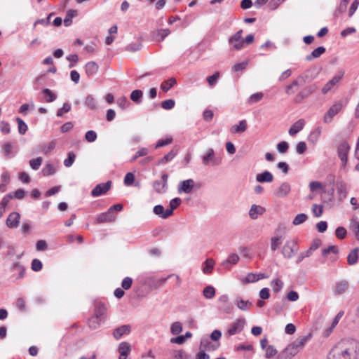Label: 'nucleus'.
Returning <instances> with one entry per match:
<instances>
[{
  "instance_id": "1",
  "label": "nucleus",
  "mask_w": 359,
  "mask_h": 359,
  "mask_svg": "<svg viewBox=\"0 0 359 359\" xmlns=\"http://www.w3.org/2000/svg\"><path fill=\"white\" fill-rule=\"evenodd\" d=\"M358 353L359 343L357 340L343 339L331 349L327 359H356Z\"/></svg>"
},
{
  "instance_id": "2",
  "label": "nucleus",
  "mask_w": 359,
  "mask_h": 359,
  "mask_svg": "<svg viewBox=\"0 0 359 359\" xmlns=\"http://www.w3.org/2000/svg\"><path fill=\"white\" fill-rule=\"evenodd\" d=\"M311 333H308L306 335L299 336L295 340L292 341L281 352V358L283 359H290L299 352H300L306 344L311 339Z\"/></svg>"
},
{
  "instance_id": "3",
  "label": "nucleus",
  "mask_w": 359,
  "mask_h": 359,
  "mask_svg": "<svg viewBox=\"0 0 359 359\" xmlns=\"http://www.w3.org/2000/svg\"><path fill=\"white\" fill-rule=\"evenodd\" d=\"M316 70L315 67H310L297 76L290 85L285 88V93L288 95L294 94L304 83L311 81L316 78V75H310V73Z\"/></svg>"
},
{
  "instance_id": "4",
  "label": "nucleus",
  "mask_w": 359,
  "mask_h": 359,
  "mask_svg": "<svg viewBox=\"0 0 359 359\" xmlns=\"http://www.w3.org/2000/svg\"><path fill=\"white\" fill-rule=\"evenodd\" d=\"M204 166H218L222 163V158L215 156L213 149L208 148L205 153L201 156Z\"/></svg>"
},
{
  "instance_id": "5",
  "label": "nucleus",
  "mask_w": 359,
  "mask_h": 359,
  "mask_svg": "<svg viewBox=\"0 0 359 359\" xmlns=\"http://www.w3.org/2000/svg\"><path fill=\"white\" fill-rule=\"evenodd\" d=\"M317 88L318 86L316 83L304 87L295 95L293 102L296 104L302 103L305 99L311 95Z\"/></svg>"
},
{
  "instance_id": "6",
  "label": "nucleus",
  "mask_w": 359,
  "mask_h": 359,
  "mask_svg": "<svg viewBox=\"0 0 359 359\" xmlns=\"http://www.w3.org/2000/svg\"><path fill=\"white\" fill-rule=\"evenodd\" d=\"M344 107L341 101L334 102L325 114L323 116V121L325 123H330L332 121L333 118L340 112Z\"/></svg>"
},
{
  "instance_id": "7",
  "label": "nucleus",
  "mask_w": 359,
  "mask_h": 359,
  "mask_svg": "<svg viewBox=\"0 0 359 359\" xmlns=\"http://www.w3.org/2000/svg\"><path fill=\"white\" fill-rule=\"evenodd\" d=\"M297 250L296 241L289 240L285 242L282 249V254L285 258L291 259Z\"/></svg>"
},
{
  "instance_id": "8",
  "label": "nucleus",
  "mask_w": 359,
  "mask_h": 359,
  "mask_svg": "<svg viewBox=\"0 0 359 359\" xmlns=\"http://www.w3.org/2000/svg\"><path fill=\"white\" fill-rule=\"evenodd\" d=\"M195 182L192 179L180 181L177 186V191L180 194H191L193 192Z\"/></svg>"
},
{
  "instance_id": "9",
  "label": "nucleus",
  "mask_w": 359,
  "mask_h": 359,
  "mask_svg": "<svg viewBox=\"0 0 359 359\" xmlns=\"http://www.w3.org/2000/svg\"><path fill=\"white\" fill-rule=\"evenodd\" d=\"M344 71L341 70L339 73L332 77V79L328 81L325 86L322 88L321 92L323 95L327 94L344 77Z\"/></svg>"
},
{
  "instance_id": "10",
  "label": "nucleus",
  "mask_w": 359,
  "mask_h": 359,
  "mask_svg": "<svg viewBox=\"0 0 359 359\" xmlns=\"http://www.w3.org/2000/svg\"><path fill=\"white\" fill-rule=\"evenodd\" d=\"M242 34L243 30L240 29L229 39V45L235 50H241L244 46Z\"/></svg>"
},
{
  "instance_id": "11",
  "label": "nucleus",
  "mask_w": 359,
  "mask_h": 359,
  "mask_svg": "<svg viewBox=\"0 0 359 359\" xmlns=\"http://www.w3.org/2000/svg\"><path fill=\"white\" fill-rule=\"evenodd\" d=\"M245 323V319L243 318L236 319V321L229 327L226 334L229 336H233L240 333L243 330Z\"/></svg>"
},
{
  "instance_id": "12",
  "label": "nucleus",
  "mask_w": 359,
  "mask_h": 359,
  "mask_svg": "<svg viewBox=\"0 0 359 359\" xmlns=\"http://www.w3.org/2000/svg\"><path fill=\"white\" fill-rule=\"evenodd\" d=\"M350 150V145L346 141L342 142L337 148L338 156L340 158L342 165L344 167L348 161V154Z\"/></svg>"
},
{
  "instance_id": "13",
  "label": "nucleus",
  "mask_w": 359,
  "mask_h": 359,
  "mask_svg": "<svg viewBox=\"0 0 359 359\" xmlns=\"http://www.w3.org/2000/svg\"><path fill=\"white\" fill-rule=\"evenodd\" d=\"M111 187V181H107L105 183L98 184L91 191V195L93 197H98L101 195L105 194L110 189Z\"/></svg>"
},
{
  "instance_id": "14",
  "label": "nucleus",
  "mask_w": 359,
  "mask_h": 359,
  "mask_svg": "<svg viewBox=\"0 0 359 359\" xmlns=\"http://www.w3.org/2000/svg\"><path fill=\"white\" fill-rule=\"evenodd\" d=\"M168 176L166 173L161 175L160 180H156L153 182V187L154 190L158 194H163L165 192Z\"/></svg>"
},
{
  "instance_id": "15",
  "label": "nucleus",
  "mask_w": 359,
  "mask_h": 359,
  "mask_svg": "<svg viewBox=\"0 0 359 359\" xmlns=\"http://www.w3.org/2000/svg\"><path fill=\"white\" fill-rule=\"evenodd\" d=\"M107 308L104 304H97L95 309V313L93 316V320H98L100 322H104L106 318Z\"/></svg>"
},
{
  "instance_id": "16",
  "label": "nucleus",
  "mask_w": 359,
  "mask_h": 359,
  "mask_svg": "<svg viewBox=\"0 0 359 359\" xmlns=\"http://www.w3.org/2000/svg\"><path fill=\"white\" fill-rule=\"evenodd\" d=\"M349 287V283L346 280H339L336 282L333 288L334 295H341L345 293Z\"/></svg>"
},
{
  "instance_id": "17",
  "label": "nucleus",
  "mask_w": 359,
  "mask_h": 359,
  "mask_svg": "<svg viewBox=\"0 0 359 359\" xmlns=\"http://www.w3.org/2000/svg\"><path fill=\"white\" fill-rule=\"evenodd\" d=\"M20 215L17 212H11L7 219H6V225L8 227L11 229L17 228L20 224Z\"/></svg>"
},
{
  "instance_id": "18",
  "label": "nucleus",
  "mask_w": 359,
  "mask_h": 359,
  "mask_svg": "<svg viewBox=\"0 0 359 359\" xmlns=\"http://www.w3.org/2000/svg\"><path fill=\"white\" fill-rule=\"evenodd\" d=\"M291 191L290 184L287 182H283L274 192V195L278 198L287 196Z\"/></svg>"
},
{
  "instance_id": "19",
  "label": "nucleus",
  "mask_w": 359,
  "mask_h": 359,
  "mask_svg": "<svg viewBox=\"0 0 359 359\" xmlns=\"http://www.w3.org/2000/svg\"><path fill=\"white\" fill-rule=\"evenodd\" d=\"M273 180V175L268 170H265L256 175V181L259 183H270Z\"/></svg>"
},
{
  "instance_id": "20",
  "label": "nucleus",
  "mask_w": 359,
  "mask_h": 359,
  "mask_svg": "<svg viewBox=\"0 0 359 359\" xmlns=\"http://www.w3.org/2000/svg\"><path fill=\"white\" fill-rule=\"evenodd\" d=\"M305 125V121L304 119H299L294 123L292 125L290 128L288 133L290 136H294L299 132H300Z\"/></svg>"
},
{
  "instance_id": "21",
  "label": "nucleus",
  "mask_w": 359,
  "mask_h": 359,
  "mask_svg": "<svg viewBox=\"0 0 359 359\" xmlns=\"http://www.w3.org/2000/svg\"><path fill=\"white\" fill-rule=\"evenodd\" d=\"M130 332V326L124 325L116 328L113 332V336L116 339H119L123 335L128 334Z\"/></svg>"
},
{
  "instance_id": "22",
  "label": "nucleus",
  "mask_w": 359,
  "mask_h": 359,
  "mask_svg": "<svg viewBox=\"0 0 359 359\" xmlns=\"http://www.w3.org/2000/svg\"><path fill=\"white\" fill-rule=\"evenodd\" d=\"M218 346L212 344L208 337H203L201 339L200 350L215 351L218 348Z\"/></svg>"
},
{
  "instance_id": "23",
  "label": "nucleus",
  "mask_w": 359,
  "mask_h": 359,
  "mask_svg": "<svg viewBox=\"0 0 359 359\" xmlns=\"http://www.w3.org/2000/svg\"><path fill=\"white\" fill-rule=\"evenodd\" d=\"M115 219V216L113 212L107 210L105 212L100 214L96 219L97 223L110 222Z\"/></svg>"
},
{
  "instance_id": "24",
  "label": "nucleus",
  "mask_w": 359,
  "mask_h": 359,
  "mask_svg": "<svg viewBox=\"0 0 359 359\" xmlns=\"http://www.w3.org/2000/svg\"><path fill=\"white\" fill-rule=\"evenodd\" d=\"M265 212V208L258 205H252L249 211V216L252 219H256L258 217V215H261L264 214Z\"/></svg>"
},
{
  "instance_id": "25",
  "label": "nucleus",
  "mask_w": 359,
  "mask_h": 359,
  "mask_svg": "<svg viewBox=\"0 0 359 359\" xmlns=\"http://www.w3.org/2000/svg\"><path fill=\"white\" fill-rule=\"evenodd\" d=\"M182 203V200L180 198H175L170 201L169 207L170 208L166 209V213L165 214L166 217H170L173 214L174 210H175Z\"/></svg>"
},
{
  "instance_id": "26",
  "label": "nucleus",
  "mask_w": 359,
  "mask_h": 359,
  "mask_svg": "<svg viewBox=\"0 0 359 359\" xmlns=\"http://www.w3.org/2000/svg\"><path fill=\"white\" fill-rule=\"evenodd\" d=\"M247 129V122L245 120H241L238 124L233 125L231 128V132L233 134L243 133Z\"/></svg>"
},
{
  "instance_id": "27",
  "label": "nucleus",
  "mask_w": 359,
  "mask_h": 359,
  "mask_svg": "<svg viewBox=\"0 0 359 359\" xmlns=\"http://www.w3.org/2000/svg\"><path fill=\"white\" fill-rule=\"evenodd\" d=\"M85 68L86 74L90 76L97 72L99 67L95 62L91 61L86 63Z\"/></svg>"
},
{
  "instance_id": "28",
  "label": "nucleus",
  "mask_w": 359,
  "mask_h": 359,
  "mask_svg": "<svg viewBox=\"0 0 359 359\" xmlns=\"http://www.w3.org/2000/svg\"><path fill=\"white\" fill-rule=\"evenodd\" d=\"M284 237L282 235L276 236L271 238V250L274 252L283 243Z\"/></svg>"
},
{
  "instance_id": "29",
  "label": "nucleus",
  "mask_w": 359,
  "mask_h": 359,
  "mask_svg": "<svg viewBox=\"0 0 359 359\" xmlns=\"http://www.w3.org/2000/svg\"><path fill=\"white\" fill-rule=\"evenodd\" d=\"M325 52V48L323 46H319L314 49L311 54L306 56L307 61H311L314 58L319 57L322 54Z\"/></svg>"
},
{
  "instance_id": "30",
  "label": "nucleus",
  "mask_w": 359,
  "mask_h": 359,
  "mask_svg": "<svg viewBox=\"0 0 359 359\" xmlns=\"http://www.w3.org/2000/svg\"><path fill=\"white\" fill-rule=\"evenodd\" d=\"M236 306L242 311H248L252 303L248 300H243L240 297H237L236 302Z\"/></svg>"
},
{
  "instance_id": "31",
  "label": "nucleus",
  "mask_w": 359,
  "mask_h": 359,
  "mask_svg": "<svg viewBox=\"0 0 359 359\" xmlns=\"http://www.w3.org/2000/svg\"><path fill=\"white\" fill-rule=\"evenodd\" d=\"M358 248L353 249L347 256V262L349 265H354L358 262Z\"/></svg>"
},
{
  "instance_id": "32",
  "label": "nucleus",
  "mask_w": 359,
  "mask_h": 359,
  "mask_svg": "<svg viewBox=\"0 0 359 359\" xmlns=\"http://www.w3.org/2000/svg\"><path fill=\"white\" fill-rule=\"evenodd\" d=\"M85 104L92 110H96L98 108V103L92 95H88L86 96Z\"/></svg>"
},
{
  "instance_id": "33",
  "label": "nucleus",
  "mask_w": 359,
  "mask_h": 359,
  "mask_svg": "<svg viewBox=\"0 0 359 359\" xmlns=\"http://www.w3.org/2000/svg\"><path fill=\"white\" fill-rule=\"evenodd\" d=\"M176 79L174 77H170L161 84V89L164 92H168L176 84Z\"/></svg>"
},
{
  "instance_id": "34",
  "label": "nucleus",
  "mask_w": 359,
  "mask_h": 359,
  "mask_svg": "<svg viewBox=\"0 0 359 359\" xmlns=\"http://www.w3.org/2000/svg\"><path fill=\"white\" fill-rule=\"evenodd\" d=\"M321 133V128L320 127L316 128L312 130L308 137V140L312 144H316L319 140Z\"/></svg>"
},
{
  "instance_id": "35",
  "label": "nucleus",
  "mask_w": 359,
  "mask_h": 359,
  "mask_svg": "<svg viewBox=\"0 0 359 359\" xmlns=\"http://www.w3.org/2000/svg\"><path fill=\"white\" fill-rule=\"evenodd\" d=\"M215 266V261L212 259H207L203 262V272L205 274H210Z\"/></svg>"
},
{
  "instance_id": "36",
  "label": "nucleus",
  "mask_w": 359,
  "mask_h": 359,
  "mask_svg": "<svg viewBox=\"0 0 359 359\" xmlns=\"http://www.w3.org/2000/svg\"><path fill=\"white\" fill-rule=\"evenodd\" d=\"M11 269L13 271L18 272V276L16 278L17 279H20L24 277V275L25 273V269L20 263L17 262V263L13 264Z\"/></svg>"
},
{
  "instance_id": "37",
  "label": "nucleus",
  "mask_w": 359,
  "mask_h": 359,
  "mask_svg": "<svg viewBox=\"0 0 359 359\" xmlns=\"http://www.w3.org/2000/svg\"><path fill=\"white\" fill-rule=\"evenodd\" d=\"M153 212L155 215H158L161 218L167 219L169 217L165 216V214L166 213V210H165L163 206L161 205H155L153 208Z\"/></svg>"
},
{
  "instance_id": "38",
  "label": "nucleus",
  "mask_w": 359,
  "mask_h": 359,
  "mask_svg": "<svg viewBox=\"0 0 359 359\" xmlns=\"http://www.w3.org/2000/svg\"><path fill=\"white\" fill-rule=\"evenodd\" d=\"M177 153L174 150L170 151L167 154H165L162 158L158 161L159 164H165L172 161Z\"/></svg>"
},
{
  "instance_id": "39",
  "label": "nucleus",
  "mask_w": 359,
  "mask_h": 359,
  "mask_svg": "<svg viewBox=\"0 0 359 359\" xmlns=\"http://www.w3.org/2000/svg\"><path fill=\"white\" fill-rule=\"evenodd\" d=\"M203 294L206 299H212L215 295V289L213 286L208 285L203 289Z\"/></svg>"
},
{
  "instance_id": "40",
  "label": "nucleus",
  "mask_w": 359,
  "mask_h": 359,
  "mask_svg": "<svg viewBox=\"0 0 359 359\" xmlns=\"http://www.w3.org/2000/svg\"><path fill=\"white\" fill-rule=\"evenodd\" d=\"M42 93L44 95L46 101L47 102H52L57 98V95L48 88L43 89L42 90Z\"/></svg>"
},
{
  "instance_id": "41",
  "label": "nucleus",
  "mask_w": 359,
  "mask_h": 359,
  "mask_svg": "<svg viewBox=\"0 0 359 359\" xmlns=\"http://www.w3.org/2000/svg\"><path fill=\"white\" fill-rule=\"evenodd\" d=\"M239 261V257L237 254L232 253L229 255L227 259L223 262V265L225 267H227L229 264H236Z\"/></svg>"
},
{
  "instance_id": "42",
  "label": "nucleus",
  "mask_w": 359,
  "mask_h": 359,
  "mask_svg": "<svg viewBox=\"0 0 359 359\" xmlns=\"http://www.w3.org/2000/svg\"><path fill=\"white\" fill-rule=\"evenodd\" d=\"M118 350L122 355H128L130 353V345L128 342L123 341L119 344Z\"/></svg>"
},
{
  "instance_id": "43",
  "label": "nucleus",
  "mask_w": 359,
  "mask_h": 359,
  "mask_svg": "<svg viewBox=\"0 0 359 359\" xmlns=\"http://www.w3.org/2000/svg\"><path fill=\"white\" fill-rule=\"evenodd\" d=\"M264 97V94L262 92L256 93L251 95L247 100L248 104H254L259 102Z\"/></svg>"
},
{
  "instance_id": "44",
  "label": "nucleus",
  "mask_w": 359,
  "mask_h": 359,
  "mask_svg": "<svg viewBox=\"0 0 359 359\" xmlns=\"http://www.w3.org/2000/svg\"><path fill=\"white\" fill-rule=\"evenodd\" d=\"M143 95L141 90H135L130 94V99L135 103H140L142 102L141 98Z\"/></svg>"
},
{
  "instance_id": "45",
  "label": "nucleus",
  "mask_w": 359,
  "mask_h": 359,
  "mask_svg": "<svg viewBox=\"0 0 359 359\" xmlns=\"http://www.w3.org/2000/svg\"><path fill=\"white\" fill-rule=\"evenodd\" d=\"M308 217L304 213H300L295 216L292 221V224L294 226L299 225L306 221Z\"/></svg>"
},
{
  "instance_id": "46",
  "label": "nucleus",
  "mask_w": 359,
  "mask_h": 359,
  "mask_svg": "<svg viewBox=\"0 0 359 359\" xmlns=\"http://www.w3.org/2000/svg\"><path fill=\"white\" fill-rule=\"evenodd\" d=\"M142 45L141 43L135 42L128 44L125 50L130 52H137L142 49Z\"/></svg>"
},
{
  "instance_id": "47",
  "label": "nucleus",
  "mask_w": 359,
  "mask_h": 359,
  "mask_svg": "<svg viewBox=\"0 0 359 359\" xmlns=\"http://www.w3.org/2000/svg\"><path fill=\"white\" fill-rule=\"evenodd\" d=\"M16 121L18 125L19 133L21 135L25 134V133L27 132V130L28 129L27 125L25 123V121L22 118H20L19 117H18L16 118Z\"/></svg>"
},
{
  "instance_id": "48",
  "label": "nucleus",
  "mask_w": 359,
  "mask_h": 359,
  "mask_svg": "<svg viewBox=\"0 0 359 359\" xmlns=\"http://www.w3.org/2000/svg\"><path fill=\"white\" fill-rule=\"evenodd\" d=\"M271 285L274 292H278L279 291L281 290V289L283 286V282L280 279L277 278V279L273 280L271 282Z\"/></svg>"
},
{
  "instance_id": "49",
  "label": "nucleus",
  "mask_w": 359,
  "mask_h": 359,
  "mask_svg": "<svg viewBox=\"0 0 359 359\" xmlns=\"http://www.w3.org/2000/svg\"><path fill=\"white\" fill-rule=\"evenodd\" d=\"M182 331V325L180 322H175L172 324L170 327V332L177 335L179 334Z\"/></svg>"
},
{
  "instance_id": "50",
  "label": "nucleus",
  "mask_w": 359,
  "mask_h": 359,
  "mask_svg": "<svg viewBox=\"0 0 359 359\" xmlns=\"http://www.w3.org/2000/svg\"><path fill=\"white\" fill-rule=\"evenodd\" d=\"M42 158L41 157H37L36 158H33L29 161V165L30 167L34 170H37L39 169L41 163H42Z\"/></svg>"
},
{
  "instance_id": "51",
  "label": "nucleus",
  "mask_w": 359,
  "mask_h": 359,
  "mask_svg": "<svg viewBox=\"0 0 359 359\" xmlns=\"http://www.w3.org/2000/svg\"><path fill=\"white\" fill-rule=\"evenodd\" d=\"M173 276L174 274H170L167 277L161 278L159 279H154V278H151L150 280H152L155 287H158L165 284L168 279Z\"/></svg>"
},
{
  "instance_id": "52",
  "label": "nucleus",
  "mask_w": 359,
  "mask_h": 359,
  "mask_svg": "<svg viewBox=\"0 0 359 359\" xmlns=\"http://www.w3.org/2000/svg\"><path fill=\"white\" fill-rule=\"evenodd\" d=\"M338 254L339 250L337 246L336 245H330L327 248H325L322 251V255L323 257H327L329 253Z\"/></svg>"
},
{
  "instance_id": "53",
  "label": "nucleus",
  "mask_w": 359,
  "mask_h": 359,
  "mask_svg": "<svg viewBox=\"0 0 359 359\" xmlns=\"http://www.w3.org/2000/svg\"><path fill=\"white\" fill-rule=\"evenodd\" d=\"M4 152L7 158H12L15 154L12 151V145L11 143H6L3 147Z\"/></svg>"
},
{
  "instance_id": "54",
  "label": "nucleus",
  "mask_w": 359,
  "mask_h": 359,
  "mask_svg": "<svg viewBox=\"0 0 359 359\" xmlns=\"http://www.w3.org/2000/svg\"><path fill=\"white\" fill-rule=\"evenodd\" d=\"M71 110V105L68 102H65L63 104L62 107L60 108L57 111V116L61 117L63 116L65 113H67Z\"/></svg>"
},
{
  "instance_id": "55",
  "label": "nucleus",
  "mask_w": 359,
  "mask_h": 359,
  "mask_svg": "<svg viewBox=\"0 0 359 359\" xmlns=\"http://www.w3.org/2000/svg\"><path fill=\"white\" fill-rule=\"evenodd\" d=\"M347 234L346 229L343 226H339L336 229L335 236L337 238L342 240L345 238Z\"/></svg>"
},
{
  "instance_id": "56",
  "label": "nucleus",
  "mask_w": 359,
  "mask_h": 359,
  "mask_svg": "<svg viewBox=\"0 0 359 359\" xmlns=\"http://www.w3.org/2000/svg\"><path fill=\"white\" fill-rule=\"evenodd\" d=\"M55 170L54 168V166L52 164H47L46 166L42 169V173L43 176H49L52 175L55 173Z\"/></svg>"
},
{
  "instance_id": "57",
  "label": "nucleus",
  "mask_w": 359,
  "mask_h": 359,
  "mask_svg": "<svg viewBox=\"0 0 359 359\" xmlns=\"http://www.w3.org/2000/svg\"><path fill=\"white\" fill-rule=\"evenodd\" d=\"M276 149L280 154H285L289 149V144L287 142L282 141L277 144Z\"/></svg>"
},
{
  "instance_id": "58",
  "label": "nucleus",
  "mask_w": 359,
  "mask_h": 359,
  "mask_svg": "<svg viewBox=\"0 0 359 359\" xmlns=\"http://www.w3.org/2000/svg\"><path fill=\"white\" fill-rule=\"evenodd\" d=\"M265 350V356L266 358L270 359L277 354V350L273 345H269Z\"/></svg>"
},
{
  "instance_id": "59",
  "label": "nucleus",
  "mask_w": 359,
  "mask_h": 359,
  "mask_svg": "<svg viewBox=\"0 0 359 359\" xmlns=\"http://www.w3.org/2000/svg\"><path fill=\"white\" fill-rule=\"evenodd\" d=\"M26 193L27 191H25L24 189H18L15 191L10 192L9 194L12 196V198L22 199L24 198Z\"/></svg>"
},
{
  "instance_id": "60",
  "label": "nucleus",
  "mask_w": 359,
  "mask_h": 359,
  "mask_svg": "<svg viewBox=\"0 0 359 359\" xmlns=\"http://www.w3.org/2000/svg\"><path fill=\"white\" fill-rule=\"evenodd\" d=\"M323 207L321 205L313 204L312 205V212L313 216L316 217H320L323 214Z\"/></svg>"
},
{
  "instance_id": "61",
  "label": "nucleus",
  "mask_w": 359,
  "mask_h": 359,
  "mask_svg": "<svg viewBox=\"0 0 359 359\" xmlns=\"http://www.w3.org/2000/svg\"><path fill=\"white\" fill-rule=\"evenodd\" d=\"M116 103L118 106L121 108L122 109H127L130 105V102L127 100L126 97H122L118 98L116 100Z\"/></svg>"
},
{
  "instance_id": "62",
  "label": "nucleus",
  "mask_w": 359,
  "mask_h": 359,
  "mask_svg": "<svg viewBox=\"0 0 359 359\" xmlns=\"http://www.w3.org/2000/svg\"><path fill=\"white\" fill-rule=\"evenodd\" d=\"M75 158H76L75 154L73 152H72V151L69 152L67 158H66L64 161L65 166L67 168L71 167L75 161Z\"/></svg>"
},
{
  "instance_id": "63",
  "label": "nucleus",
  "mask_w": 359,
  "mask_h": 359,
  "mask_svg": "<svg viewBox=\"0 0 359 359\" xmlns=\"http://www.w3.org/2000/svg\"><path fill=\"white\" fill-rule=\"evenodd\" d=\"M248 65V61L245 60L240 63H236L232 67V70L234 72H240L246 69Z\"/></svg>"
},
{
  "instance_id": "64",
  "label": "nucleus",
  "mask_w": 359,
  "mask_h": 359,
  "mask_svg": "<svg viewBox=\"0 0 359 359\" xmlns=\"http://www.w3.org/2000/svg\"><path fill=\"white\" fill-rule=\"evenodd\" d=\"M222 313L225 314H231L233 312V305L229 302L227 304H225L224 305H222L219 308Z\"/></svg>"
}]
</instances>
